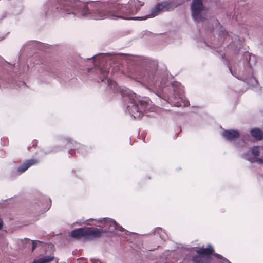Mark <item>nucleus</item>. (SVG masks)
Returning <instances> with one entry per match:
<instances>
[{
    "label": "nucleus",
    "mask_w": 263,
    "mask_h": 263,
    "mask_svg": "<svg viewBox=\"0 0 263 263\" xmlns=\"http://www.w3.org/2000/svg\"><path fill=\"white\" fill-rule=\"evenodd\" d=\"M144 3L138 0H129L127 4L116 5V15L109 16L104 9L99 7L98 3H91L86 5L80 1L72 0L64 2L61 7H57L59 14L65 16L66 14L72 15L73 17H86L94 20L104 19L110 17L111 19L117 18L124 20H145L148 15L141 17H133L140 9Z\"/></svg>",
    "instance_id": "1"
},
{
    "label": "nucleus",
    "mask_w": 263,
    "mask_h": 263,
    "mask_svg": "<svg viewBox=\"0 0 263 263\" xmlns=\"http://www.w3.org/2000/svg\"><path fill=\"white\" fill-rule=\"evenodd\" d=\"M158 62L154 60L149 61L145 67L137 73V81L141 82L151 91L161 97H167L168 101L176 106L189 105L187 101L183 99L184 89L181 84L174 81L168 87H165L166 79H162L157 70Z\"/></svg>",
    "instance_id": "2"
},
{
    "label": "nucleus",
    "mask_w": 263,
    "mask_h": 263,
    "mask_svg": "<svg viewBox=\"0 0 263 263\" xmlns=\"http://www.w3.org/2000/svg\"><path fill=\"white\" fill-rule=\"evenodd\" d=\"M102 224V229H98L94 227H84L75 229L71 231L70 236L74 239H83L85 240H92L101 237L102 233L107 232H113L115 230L128 232L122 226L118 224L116 221L111 218H103L100 220Z\"/></svg>",
    "instance_id": "3"
},
{
    "label": "nucleus",
    "mask_w": 263,
    "mask_h": 263,
    "mask_svg": "<svg viewBox=\"0 0 263 263\" xmlns=\"http://www.w3.org/2000/svg\"><path fill=\"white\" fill-rule=\"evenodd\" d=\"M123 95L127 105L126 111H127L135 119H141L149 103V98L138 96L129 90Z\"/></svg>",
    "instance_id": "4"
},
{
    "label": "nucleus",
    "mask_w": 263,
    "mask_h": 263,
    "mask_svg": "<svg viewBox=\"0 0 263 263\" xmlns=\"http://www.w3.org/2000/svg\"><path fill=\"white\" fill-rule=\"evenodd\" d=\"M92 60L94 63V68L89 69L90 73H95L99 77L98 82H99V80L101 82H103L104 80L107 78L108 74L109 72V66L110 63H108V61H114L116 56L115 54L110 53H103L95 57Z\"/></svg>",
    "instance_id": "5"
},
{
    "label": "nucleus",
    "mask_w": 263,
    "mask_h": 263,
    "mask_svg": "<svg viewBox=\"0 0 263 263\" xmlns=\"http://www.w3.org/2000/svg\"><path fill=\"white\" fill-rule=\"evenodd\" d=\"M178 5H176L173 1H163L161 3H159L156 5L155 8L152 10L151 14L148 15L149 17H154L158 14V13L162 11H170L173 10L176 8Z\"/></svg>",
    "instance_id": "6"
},
{
    "label": "nucleus",
    "mask_w": 263,
    "mask_h": 263,
    "mask_svg": "<svg viewBox=\"0 0 263 263\" xmlns=\"http://www.w3.org/2000/svg\"><path fill=\"white\" fill-rule=\"evenodd\" d=\"M61 141L65 145L71 144L74 145L73 148H71L69 151V153L72 154L73 151H77L78 153L81 154L82 155L86 154L87 152V147L83 145H81L80 143L76 142L74 140L69 137H62L60 139Z\"/></svg>",
    "instance_id": "7"
},
{
    "label": "nucleus",
    "mask_w": 263,
    "mask_h": 263,
    "mask_svg": "<svg viewBox=\"0 0 263 263\" xmlns=\"http://www.w3.org/2000/svg\"><path fill=\"white\" fill-rule=\"evenodd\" d=\"M185 258L189 259V263H197V247H184L182 249Z\"/></svg>",
    "instance_id": "8"
},
{
    "label": "nucleus",
    "mask_w": 263,
    "mask_h": 263,
    "mask_svg": "<svg viewBox=\"0 0 263 263\" xmlns=\"http://www.w3.org/2000/svg\"><path fill=\"white\" fill-rule=\"evenodd\" d=\"M152 241L157 243L162 240L165 241L168 239V236L160 227L154 229L151 232Z\"/></svg>",
    "instance_id": "9"
},
{
    "label": "nucleus",
    "mask_w": 263,
    "mask_h": 263,
    "mask_svg": "<svg viewBox=\"0 0 263 263\" xmlns=\"http://www.w3.org/2000/svg\"><path fill=\"white\" fill-rule=\"evenodd\" d=\"M51 205V200L47 196H42L37 203L36 210L39 212L45 213Z\"/></svg>",
    "instance_id": "10"
},
{
    "label": "nucleus",
    "mask_w": 263,
    "mask_h": 263,
    "mask_svg": "<svg viewBox=\"0 0 263 263\" xmlns=\"http://www.w3.org/2000/svg\"><path fill=\"white\" fill-rule=\"evenodd\" d=\"M38 163L39 160L37 159L32 158L25 161L17 167L16 170V175H21L28 170L30 166L36 165Z\"/></svg>",
    "instance_id": "11"
},
{
    "label": "nucleus",
    "mask_w": 263,
    "mask_h": 263,
    "mask_svg": "<svg viewBox=\"0 0 263 263\" xmlns=\"http://www.w3.org/2000/svg\"><path fill=\"white\" fill-rule=\"evenodd\" d=\"M209 9L203 5V0H198V22L204 21L209 14Z\"/></svg>",
    "instance_id": "12"
},
{
    "label": "nucleus",
    "mask_w": 263,
    "mask_h": 263,
    "mask_svg": "<svg viewBox=\"0 0 263 263\" xmlns=\"http://www.w3.org/2000/svg\"><path fill=\"white\" fill-rule=\"evenodd\" d=\"M222 136L227 140L233 141L239 137L240 134L238 130H224Z\"/></svg>",
    "instance_id": "13"
},
{
    "label": "nucleus",
    "mask_w": 263,
    "mask_h": 263,
    "mask_svg": "<svg viewBox=\"0 0 263 263\" xmlns=\"http://www.w3.org/2000/svg\"><path fill=\"white\" fill-rule=\"evenodd\" d=\"M250 133L251 136L257 141H260L263 139V132L259 128H252L250 130Z\"/></svg>",
    "instance_id": "14"
},
{
    "label": "nucleus",
    "mask_w": 263,
    "mask_h": 263,
    "mask_svg": "<svg viewBox=\"0 0 263 263\" xmlns=\"http://www.w3.org/2000/svg\"><path fill=\"white\" fill-rule=\"evenodd\" d=\"M191 15L195 22L197 21V0H193L191 4Z\"/></svg>",
    "instance_id": "15"
},
{
    "label": "nucleus",
    "mask_w": 263,
    "mask_h": 263,
    "mask_svg": "<svg viewBox=\"0 0 263 263\" xmlns=\"http://www.w3.org/2000/svg\"><path fill=\"white\" fill-rule=\"evenodd\" d=\"M45 77L43 81L45 83H48L52 78H55L57 76V69H52L51 71H46L44 73Z\"/></svg>",
    "instance_id": "16"
},
{
    "label": "nucleus",
    "mask_w": 263,
    "mask_h": 263,
    "mask_svg": "<svg viewBox=\"0 0 263 263\" xmlns=\"http://www.w3.org/2000/svg\"><path fill=\"white\" fill-rule=\"evenodd\" d=\"M54 257L53 256H44L42 257L34 259L31 263H48L53 260Z\"/></svg>",
    "instance_id": "17"
},
{
    "label": "nucleus",
    "mask_w": 263,
    "mask_h": 263,
    "mask_svg": "<svg viewBox=\"0 0 263 263\" xmlns=\"http://www.w3.org/2000/svg\"><path fill=\"white\" fill-rule=\"evenodd\" d=\"M107 82L108 84L107 87L109 88V89L112 90L114 92L118 90L119 86L116 82L109 79L107 80Z\"/></svg>",
    "instance_id": "18"
},
{
    "label": "nucleus",
    "mask_w": 263,
    "mask_h": 263,
    "mask_svg": "<svg viewBox=\"0 0 263 263\" xmlns=\"http://www.w3.org/2000/svg\"><path fill=\"white\" fill-rule=\"evenodd\" d=\"M42 243H43V242L41 241L32 240V248H31L32 251H33L36 249L38 244H41Z\"/></svg>",
    "instance_id": "19"
},
{
    "label": "nucleus",
    "mask_w": 263,
    "mask_h": 263,
    "mask_svg": "<svg viewBox=\"0 0 263 263\" xmlns=\"http://www.w3.org/2000/svg\"><path fill=\"white\" fill-rule=\"evenodd\" d=\"M252 153L255 156H258L259 155V147L254 146L251 149Z\"/></svg>",
    "instance_id": "20"
},
{
    "label": "nucleus",
    "mask_w": 263,
    "mask_h": 263,
    "mask_svg": "<svg viewBox=\"0 0 263 263\" xmlns=\"http://www.w3.org/2000/svg\"><path fill=\"white\" fill-rule=\"evenodd\" d=\"M13 74L14 73L12 74L9 73L8 82H7L8 84H10L11 83H13L14 82V80H11V79L13 77Z\"/></svg>",
    "instance_id": "21"
},
{
    "label": "nucleus",
    "mask_w": 263,
    "mask_h": 263,
    "mask_svg": "<svg viewBox=\"0 0 263 263\" xmlns=\"http://www.w3.org/2000/svg\"><path fill=\"white\" fill-rule=\"evenodd\" d=\"M252 162H256L259 164H263V159L260 158H256L254 160L252 161Z\"/></svg>",
    "instance_id": "22"
},
{
    "label": "nucleus",
    "mask_w": 263,
    "mask_h": 263,
    "mask_svg": "<svg viewBox=\"0 0 263 263\" xmlns=\"http://www.w3.org/2000/svg\"><path fill=\"white\" fill-rule=\"evenodd\" d=\"M5 81L3 78L0 79V88L7 87V84H3V81Z\"/></svg>",
    "instance_id": "23"
},
{
    "label": "nucleus",
    "mask_w": 263,
    "mask_h": 263,
    "mask_svg": "<svg viewBox=\"0 0 263 263\" xmlns=\"http://www.w3.org/2000/svg\"><path fill=\"white\" fill-rule=\"evenodd\" d=\"M37 43L35 42V41H31V42H29V43H28L27 44H29V46H33L34 45H36ZM28 45H26L25 46H24V48L26 47V48H28V47H27Z\"/></svg>",
    "instance_id": "24"
},
{
    "label": "nucleus",
    "mask_w": 263,
    "mask_h": 263,
    "mask_svg": "<svg viewBox=\"0 0 263 263\" xmlns=\"http://www.w3.org/2000/svg\"><path fill=\"white\" fill-rule=\"evenodd\" d=\"M3 224H4V223H3V221L2 220V219L0 217V230H1L3 227Z\"/></svg>",
    "instance_id": "25"
},
{
    "label": "nucleus",
    "mask_w": 263,
    "mask_h": 263,
    "mask_svg": "<svg viewBox=\"0 0 263 263\" xmlns=\"http://www.w3.org/2000/svg\"><path fill=\"white\" fill-rule=\"evenodd\" d=\"M8 64L9 65V67L11 69H12L13 68V66H12V65H10V64L8 63Z\"/></svg>",
    "instance_id": "26"
},
{
    "label": "nucleus",
    "mask_w": 263,
    "mask_h": 263,
    "mask_svg": "<svg viewBox=\"0 0 263 263\" xmlns=\"http://www.w3.org/2000/svg\"><path fill=\"white\" fill-rule=\"evenodd\" d=\"M3 39V38L1 37L0 38V41L2 40Z\"/></svg>",
    "instance_id": "27"
},
{
    "label": "nucleus",
    "mask_w": 263,
    "mask_h": 263,
    "mask_svg": "<svg viewBox=\"0 0 263 263\" xmlns=\"http://www.w3.org/2000/svg\"><path fill=\"white\" fill-rule=\"evenodd\" d=\"M1 204H1V203H0V205H1Z\"/></svg>",
    "instance_id": "28"
}]
</instances>
